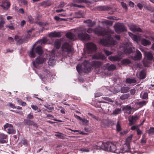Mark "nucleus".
Instances as JSON below:
<instances>
[{
    "mask_svg": "<svg viewBox=\"0 0 154 154\" xmlns=\"http://www.w3.org/2000/svg\"><path fill=\"white\" fill-rule=\"evenodd\" d=\"M86 29L84 26H81L74 29L75 34L69 32L66 34V37L69 39L75 40L78 38L83 41L89 40L91 37L89 35L86 33Z\"/></svg>",
    "mask_w": 154,
    "mask_h": 154,
    "instance_id": "f257e3e1",
    "label": "nucleus"
},
{
    "mask_svg": "<svg viewBox=\"0 0 154 154\" xmlns=\"http://www.w3.org/2000/svg\"><path fill=\"white\" fill-rule=\"evenodd\" d=\"M97 146L99 148H101L103 150L109 151L117 153H119V150L117 149L116 145L110 143H103L100 142L97 143Z\"/></svg>",
    "mask_w": 154,
    "mask_h": 154,
    "instance_id": "f03ea898",
    "label": "nucleus"
},
{
    "mask_svg": "<svg viewBox=\"0 0 154 154\" xmlns=\"http://www.w3.org/2000/svg\"><path fill=\"white\" fill-rule=\"evenodd\" d=\"M83 67V68L82 70L84 72L88 73L91 70V66L88 61H85L82 65L79 64L77 66L76 69L79 73L81 72Z\"/></svg>",
    "mask_w": 154,
    "mask_h": 154,
    "instance_id": "7ed1b4c3",
    "label": "nucleus"
},
{
    "mask_svg": "<svg viewBox=\"0 0 154 154\" xmlns=\"http://www.w3.org/2000/svg\"><path fill=\"white\" fill-rule=\"evenodd\" d=\"M99 43L105 46H109L116 44V42L114 41L113 38L110 35H108L106 39L103 38L100 39Z\"/></svg>",
    "mask_w": 154,
    "mask_h": 154,
    "instance_id": "20e7f679",
    "label": "nucleus"
},
{
    "mask_svg": "<svg viewBox=\"0 0 154 154\" xmlns=\"http://www.w3.org/2000/svg\"><path fill=\"white\" fill-rule=\"evenodd\" d=\"M71 43L66 42L62 46V51L66 52L68 55H72L74 53L73 49L71 47Z\"/></svg>",
    "mask_w": 154,
    "mask_h": 154,
    "instance_id": "39448f33",
    "label": "nucleus"
},
{
    "mask_svg": "<svg viewBox=\"0 0 154 154\" xmlns=\"http://www.w3.org/2000/svg\"><path fill=\"white\" fill-rule=\"evenodd\" d=\"M115 30L116 32L118 33L126 30V28L125 26L121 23H118L114 26Z\"/></svg>",
    "mask_w": 154,
    "mask_h": 154,
    "instance_id": "423d86ee",
    "label": "nucleus"
},
{
    "mask_svg": "<svg viewBox=\"0 0 154 154\" xmlns=\"http://www.w3.org/2000/svg\"><path fill=\"white\" fill-rule=\"evenodd\" d=\"M46 60V59L45 58L41 57H38L35 59V61H33V65L35 67L37 68L38 65L42 64Z\"/></svg>",
    "mask_w": 154,
    "mask_h": 154,
    "instance_id": "0eeeda50",
    "label": "nucleus"
},
{
    "mask_svg": "<svg viewBox=\"0 0 154 154\" xmlns=\"http://www.w3.org/2000/svg\"><path fill=\"white\" fill-rule=\"evenodd\" d=\"M49 72V71L48 70L46 69H44L42 71V74L40 76V78L45 83H46L48 81V77Z\"/></svg>",
    "mask_w": 154,
    "mask_h": 154,
    "instance_id": "6e6552de",
    "label": "nucleus"
},
{
    "mask_svg": "<svg viewBox=\"0 0 154 154\" xmlns=\"http://www.w3.org/2000/svg\"><path fill=\"white\" fill-rule=\"evenodd\" d=\"M4 130L9 134H14L15 131L13 125L8 123H7L4 125Z\"/></svg>",
    "mask_w": 154,
    "mask_h": 154,
    "instance_id": "1a4fd4ad",
    "label": "nucleus"
},
{
    "mask_svg": "<svg viewBox=\"0 0 154 154\" xmlns=\"http://www.w3.org/2000/svg\"><path fill=\"white\" fill-rule=\"evenodd\" d=\"M94 32L95 34L99 36L104 35L105 33L104 29L100 26L94 29Z\"/></svg>",
    "mask_w": 154,
    "mask_h": 154,
    "instance_id": "9d476101",
    "label": "nucleus"
},
{
    "mask_svg": "<svg viewBox=\"0 0 154 154\" xmlns=\"http://www.w3.org/2000/svg\"><path fill=\"white\" fill-rule=\"evenodd\" d=\"M87 47L89 52H94L97 49L96 46L93 42H89L87 44Z\"/></svg>",
    "mask_w": 154,
    "mask_h": 154,
    "instance_id": "9b49d317",
    "label": "nucleus"
},
{
    "mask_svg": "<svg viewBox=\"0 0 154 154\" xmlns=\"http://www.w3.org/2000/svg\"><path fill=\"white\" fill-rule=\"evenodd\" d=\"M130 146L128 143H125L123 144L119 150V153H124L129 151Z\"/></svg>",
    "mask_w": 154,
    "mask_h": 154,
    "instance_id": "f8f14e48",
    "label": "nucleus"
},
{
    "mask_svg": "<svg viewBox=\"0 0 154 154\" xmlns=\"http://www.w3.org/2000/svg\"><path fill=\"white\" fill-rule=\"evenodd\" d=\"M118 53V55L114 56H110L109 57V59L111 61H120L122 58L121 55L122 54V52H120L119 53V52Z\"/></svg>",
    "mask_w": 154,
    "mask_h": 154,
    "instance_id": "ddd939ff",
    "label": "nucleus"
},
{
    "mask_svg": "<svg viewBox=\"0 0 154 154\" xmlns=\"http://www.w3.org/2000/svg\"><path fill=\"white\" fill-rule=\"evenodd\" d=\"M130 29L132 31L135 32H141L142 29L137 26L134 24H132L129 26Z\"/></svg>",
    "mask_w": 154,
    "mask_h": 154,
    "instance_id": "4468645a",
    "label": "nucleus"
},
{
    "mask_svg": "<svg viewBox=\"0 0 154 154\" xmlns=\"http://www.w3.org/2000/svg\"><path fill=\"white\" fill-rule=\"evenodd\" d=\"M0 6L4 10H7L10 7V3L7 0H5L3 1L2 4Z\"/></svg>",
    "mask_w": 154,
    "mask_h": 154,
    "instance_id": "2eb2a0df",
    "label": "nucleus"
},
{
    "mask_svg": "<svg viewBox=\"0 0 154 154\" xmlns=\"http://www.w3.org/2000/svg\"><path fill=\"white\" fill-rule=\"evenodd\" d=\"M132 109L130 106L128 105L123 107L122 109L125 112L128 114H130L131 113V112Z\"/></svg>",
    "mask_w": 154,
    "mask_h": 154,
    "instance_id": "dca6fc26",
    "label": "nucleus"
},
{
    "mask_svg": "<svg viewBox=\"0 0 154 154\" xmlns=\"http://www.w3.org/2000/svg\"><path fill=\"white\" fill-rule=\"evenodd\" d=\"M83 23L87 24V26L89 27H92L96 24L95 21H92L90 19L85 20Z\"/></svg>",
    "mask_w": 154,
    "mask_h": 154,
    "instance_id": "f3484780",
    "label": "nucleus"
},
{
    "mask_svg": "<svg viewBox=\"0 0 154 154\" xmlns=\"http://www.w3.org/2000/svg\"><path fill=\"white\" fill-rule=\"evenodd\" d=\"M138 119V117L137 115L132 116L129 120L130 122L129 125H133L136 122Z\"/></svg>",
    "mask_w": 154,
    "mask_h": 154,
    "instance_id": "a211bd4d",
    "label": "nucleus"
},
{
    "mask_svg": "<svg viewBox=\"0 0 154 154\" xmlns=\"http://www.w3.org/2000/svg\"><path fill=\"white\" fill-rule=\"evenodd\" d=\"M55 62L56 60L54 56H52L51 55L48 62V64L50 66H53L55 64Z\"/></svg>",
    "mask_w": 154,
    "mask_h": 154,
    "instance_id": "6ab92c4d",
    "label": "nucleus"
},
{
    "mask_svg": "<svg viewBox=\"0 0 154 154\" xmlns=\"http://www.w3.org/2000/svg\"><path fill=\"white\" fill-rule=\"evenodd\" d=\"M142 58V54L138 50L136 51V54L135 55L134 57V60H140Z\"/></svg>",
    "mask_w": 154,
    "mask_h": 154,
    "instance_id": "aec40b11",
    "label": "nucleus"
},
{
    "mask_svg": "<svg viewBox=\"0 0 154 154\" xmlns=\"http://www.w3.org/2000/svg\"><path fill=\"white\" fill-rule=\"evenodd\" d=\"M49 35L51 37H60L61 36V34L59 32H54L50 33Z\"/></svg>",
    "mask_w": 154,
    "mask_h": 154,
    "instance_id": "412c9836",
    "label": "nucleus"
},
{
    "mask_svg": "<svg viewBox=\"0 0 154 154\" xmlns=\"http://www.w3.org/2000/svg\"><path fill=\"white\" fill-rule=\"evenodd\" d=\"M141 41V44L144 46L149 45L151 44V42L149 41L145 38H142Z\"/></svg>",
    "mask_w": 154,
    "mask_h": 154,
    "instance_id": "4be33fe9",
    "label": "nucleus"
},
{
    "mask_svg": "<svg viewBox=\"0 0 154 154\" xmlns=\"http://www.w3.org/2000/svg\"><path fill=\"white\" fill-rule=\"evenodd\" d=\"M92 65L95 67L96 69H99L102 66V63L99 61H95L93 62Z\"/></svg>",
    "mask_w": 154,
    "mask_h": 154,
    "instance_id": "5701e85b",
    "label": "nucleus"
},
{
    "mask_svg": "<svg viewBox=\"0 0 154 154\" xmlns=\"http://www.w3.org/2000/svg\"><path fill=\"white\" fill-rule=\"evenodd\" d=\"M35 51L39 55H42L43 53L42 48L39 46H38L35 48Z\"/></svg>",
    "mask_w": 154,
    "mask_h": 154,
    "instance_id": "b1692460",
    "label": "nucleus"
},
{
    "mask_svg": "<svg viewBox=\"0 0 154 154\" xmlns=\"http://www.w3.org/2000/svg\"><path fill=\"white\" fill-rule=\"evenodd\" d=\"M6 136L3 134H0V143H6Z\"/></svg>",
    "mask_w": 154,
    "mask_h": 154,
    "instance_id": "393cba45",
    "label": "nucleus"
},
{
    "mask_svg": "<svg viewBox=\"0 0 154 154\" xmlns=\"http://www.w3.org/2000/svg\"><path fill=\"white\" fill-rule=\"evenodd\" d=\"M147 102L146 101L143 100L141 101L135 103V105L138 106L139 107L141 108L143 106L146 105Z\"/></svg>",
    "mask_w": 154,
    "mask_h": 154,
    "instance_id": "a878e982",
    "label": "nucleus"
},
{
    "mask_svg": "<svg viewBox=\"0 0 154 154\" xmlns=\"http://www.w3.org/2000/svg\"><path fill=\"white\" fill-rule=\"evenodd\" d=\"M123 51L126 54H129L132 52V51L131 47H127L126 46L125 48L124 49Z\"/></svg>",
    "mask_w": 154,
    "mask_h": 154,
    "instance_id": "bb28decb",
    "label": "nucleus"
},
{
    "mask_svg": "<svg viewBox=\"0 0 154 154\" xmlns=\"http://www.w3.org/2000/svg\"><path fill=\"white\" fill-rule=\"evenodd\" d=\"M104 56L101 54L99 53L98 54H95L93 57L94 59H103L104 58Z\"/></svg>",
    "mask_w": 154,
    "mask_h": 154,
    "instance_id": "cd10ccee",
    "label": "nucleus"
},
{
    "mask_svg": "<svg viewBox=\"0 0 154 154\" xmlns=\"http://www.w3.org/2000/svg\"><path fill=\"white\" fill-rule=\"evenodd\" d=\"M145 55L149 60H152L153 58L152 54L150 52H145Z\"/></svg>",
    "mask_w": 154,
    "mask_h": 154,
    "instance_id": "c85d7f7f",
    "label": "nucleus"
},
{
    "mask_svg": "<svg viewBox=\"0 0 154 154\" xmlns=\"http://www.w3.org/2000/svg\"><path fill=\"white\" fill-rule=\"evenodd\" d=\"M61 45V42L60 40H56L54 43V47L56 48V49H59Z\"/></svg>",
    "mask_w": 154,
    "mask_h": 154,
    "instance_id": "c756f323",
    "label": "nucleus"
},
{
    "mask_svg": "<svg viewBox=\"0 0 154 154\" xmlns=\"http://www.w3.org/2000/svg\"><path fill=\"white\" fill-rule=\"evenodd\" d=\"M121 63L123 65H127L131 63V61L128 59H124L121 61Z\"/></svg>",
    "mask_w": 154,
    "mask_h": 154,
    "instance_id": "7c9ffc66",
    "label": "nucleus"
},
{
    "mask_svg": "<svg viewBox=\"0 0 154 154\" xmlns=\"http://www.w3.org/2000/svg\"><path fill=\"white\" fill-rule=\"evenodd\" d=\"M27 42V40L26 38H24L23 39L20 38L17 41V45H19L22 44L24 42Z\"/></svg>",
    "mask_w": 154,
    "mask_h": 154,
    "instance_id": "2f4dec72",
    "label": "nucleus"
},
{
    "mask_svg": "<svg viewBox=\"0 0 154 154\" xmlns=\"http://www.w3.org/2000/svg\"><path fill=\"white\" fill-rule=\"evenodd\" d=\"M122 112V110L121 109L118 108L115 109L113 111L112 114L114 115H117L120 114Z\"/></svg>",
    "mask_w": 154,
    "mask_h": 154,
    "instance_id": "473e14b6",
    "label": "nucleus"
},
{
    "mask_svg": "<svg viewBox=\"0 0 154 154\" xmlns=\"http://www.w3.org/2000/svg\"><path fill=\"white\" fill-rule=\"evenodd\" d=\"M130 96L129 94H126L122 95L120 97V99L121 100H124L128 99Z\"/></svg>",
    "mask_w": 154,
    "mask_h": 154,
    "instance_id": "72a5a7b5",
    "label": "nucleus"
},
{
    "mask_svg": "<svg viewBox=\"0 0 154 154\" xmlns=\"http://www.w3.org/2000/svg\"><path fill=\"white\" fill-rule=\"evenodd\" d=\"M130 88L128 87H122L121 89V92L124 93L128 92Z\"/></svg>",
    "mask_w": 154,
    "mask_h": 154,
    "instance_id": "f704fd0d",
    "label": "nucleus"
},
{
    "mask_svg": "<svg viewBox=\"0 0 154 154\" xmlns=\"http://www.w3.org/2000/svg\"><path fill=\"white\" fill-rule=\"evenodd\" d=\"M126 82L127 83L131 84L136 83V81L134 79L128 78L126 80Z\"/></svg>",
    "mask_w": 154,
    "mask_h": 154,
    "instance_id": "c9c22d12",
    "label": "nucleus"
},
{
    "mask_svg": "<svg viewBox=\"0 0 154 154\" xmlns=\"http://www.w3.org/2000/svg\"><path fill=\"white\" fill-rule=\"evenodd\" d=\"M140 97L142 99H145L148 98V94L147 92H144L143 94L141 93L140 94Z\"/></svg>",
    "mask_w": 154,
    "mask_h": 154,
    "instance_id": "e433bc0d",
    "label": "nucleus"
},
{
    "mask_svg": "<svg viewBox=\"0 0 154 154\" xmlns=\"http://www.w3.org/2000/svg\"><path fill=\"white\" fill-rule=\"evenodd\" d=\"M146 74L144 71H142L139 74V76L138 77L140 79H143L145 78Z\"/></svg>",
    "mask_w": 154,
    "mask_h": 154,
    "instance_id": "4c0bfd02",
    "label": "nucleus"
},
{
    "mask_svg": "<svg viewBox=\"0 0 154 154\" xmlns=\"http://www.w3.org/2000/svg\"><path fill=\"white\" fill-rule=\"evenodd\" d=\"M51 5L50 3L48 1L43 2L41 3V5L44 7L48 6Z\"/></svg>",
    "mask_w": 154,
    "mask_h": 154,
    "instance_id": "58836bf2",
    "label": "nucleus"
},
{
    "mask_svg": "<svg viewBox=\"0 0 154 154\" xmlns=\"http://www.w3.org/2000/svg\"><path fill=\"white\" fill-rule=\"evenodd\" d=\"M56 133L57 134H56L55 135L59 137V138L63 139L65 138V137L64 135L62 133H60L58 132H56Z\"/></svg>",
    "mask_w": 154,
    "mask_h": 154,
    "instance_id": "ea45409f",
    "label": "nucleus"
},
{
    "mask_svg": "<svg viewBox=\"0 0 154 154\" xmlns=\"http://www.w3.org/2000/svg\"><path fill=\"white\" fill-rule=\"evenodd\" d=\"M34 48H32L30 51L29 54V56L31 57H35V54L33 51Z\"/></svg>",
    "mask_w": 154,
    "mask_h": 154,
    "instance_id": "a19ab883",
    "label": "nucleus"
},
{
    "mask_svg": "<svg viewBox=\"0 0 154 154\" xmlns=\"http://www.w3.org/2000/svg\"><path fill=\"white\" fill-rule=\"evenodd\" d=\"M116 67L114 64H111L108 67L107 69L109 71H113L115 69Z\"/></svg>",
    "mask_w": 154,
    "mask_h": 154,
    "instance_id": "79ce46f5",
    "label": "nucleus"
},
{
    "mask_svg": "<svg viewBox=\"0 0 154 154\" xmlns=\"http://www.w3.org/2000/svg\"><path fill=\"white\" fill-rule=\"evenodd\" d=\"M26 124L29 125H35L36 124L33 121H31L29 119H27L26 120Z\"/></svg>",
    "mask_w": 154,
    "mask_h": 154,
    "instance_id": "37998d69",
    "label": "nucleus"
},
{
    "mask_svg": "<svg viewBox=\"0 0 154 154\" xmlns=\"http://www.w3.org/2000/svg\"><path fill=\"white\" fill-rule=\"evenodd\" d=\"M144 8L151 12H153L154 8L151 6H144Z\"/></svg>",
    "mask_w": 154,
    "mask_h": 154,
    "instance_id": "c03bdc74",
    "label": "nucleus"
},
{
    "mask_svg": "<svg viewBox=\"0 0 154 154\" xmlns=\"http://www.w3.org/2000/svg\"><path fill=\"white\" fill-rule=\"evenodd\" d=\"M131 38L134 41L136 42L137 43H138V42L140 41L139 37L135 35H134L132 36Z\"/></svg>",
    "mask_w": 154,
    "mask_h": 154,
    "instance_id": "a18cd8bd",
    "label": "nucleus"
},
{
    "mask_svg": "<svg viewBox=\"0 0 154 154\" xmlns=\"http://www.w3.org/2000/svg\"><path fill=\"white\" fill-rule=\"evenodd\" d=\"M1 20L0 21V28H2L3 27L5 23L4 18L1 16L0 17Z\"/></svg>",
    "mask_w": 154,
    "mask_h": 154,
    "instance_id": "49530a36",
    "label": "nucleus"
},
{
    "mask_svg": "<svg viewBox=\"0 0 154 154\" xmlns=\"http://www.w3.org/2000/svg\"><path fill=\"white\" fill-rule=\"evenodd\" d=\"M48 41V39L46 38H43L40 41H39L38 42L39 43L42 45V44H44L46 43Z\"/></svg>",
    "mask_w": 154,
    "mask_h": 154,
    "instance_id": "de8ad7c7",
    "label": "nucleus"
},
{
    "mask_svg": "<svg viewBox=\"0 0 154 154\" xmlns=\"http://www.w3.org/2000/svg\"><path fill=\"white\" fill-rule=\"evenodd\" d=\"M116 128L117 130L118 131H120L122 129L120 124V123L119 121H118L117 122Z\"/></svg>",
    "mask_w": 154,
    "mask_h": 154,
    "instance_id": "09e8293b",
    "label": "nucleus"
},
{
    "mask_svg": "<svg viewBox=\"0 0 154 154\" xmlns=\"http://www.w3.org/2000/svg\"><path fill=\"white\" fill-rule=\"evenodd\" d=\"M148 133L149 134H154V127H151L148 131Z\"/></svg>",
    "mask_w": 154,
    "mask_h": 154,
    "instance_id": "8fccbe9b",
    "label": "nucleus"
},
{
    "mask_svg": "<svg viewBox=\"0 0 154 154\" xmlns=\"http://www.w3.org/2000/svg\"><path fill=\"white\" fill-rule=\"evenodd\" d=\"M102 23L103 24L105 23L106 24L112 26V23L111 21L109 20H106L103 21L102 22Z\"/></svg>",
    "mask_w": 154,
    "mask_h": 154,
    "instance_id": "3c124183",
    "label": "nucleus"
},
{
    "mask_svg": "<svg viewBox=\"0 0 154 154\" xmlns=\"http://www.w3.org/2000/svg\"><path fill=\"white\" fill-rule=\"evenodd\" d=\"M27 20L30 23H32L33 22V19L30 16H29L28 17Z\"/></svg>",
    "mask_w": 154,
    "mask_h": 154,
    "instance_id": "603ef678",
    "label": "nucleus"
},
{
    "mask_svg": "<svg viewBox=\"0 0 154 154\" xmlns=\"http://www.w3.org/2000/svg\"><path fill=\"white\" fill-rule=\"evenodd\" d=\"M133 137L132 134H131L128 137L127 139H126V143H128L129 144V143L130 142L131 140L132 137Z\"/></svg>",
    "mask_w": 154,
    "mask_h": 154,
    "instance_id": "864d4df0",
    "label": "nucleus"
},
{
    "mask_svg": "<svg viewBox=\"0 0 154 154\" xmlns=\"http://www.w3.org/2000/svg\"><path fill=\"white\" fill-rule=\"evenodd\" d=\"M104 53L107 56H109L110 55H111L112 54V52L111 51H109L106 50L104 49L103 50Z\"/></svg>",
    "mask_w": 154,
    "mask_h": 154,
    "instance_id": "5fc2aeb1",
    "label": "nucleus"
},
{
    "mask_svg": "<svg viewBox=\"0 0 154 154\" xmlns=\"http://www.w3.org/2000/svg\"><path fill=\"white\" fill-rule=\"evenodd\" d=\"M102 98L106 101H109L110 102H113V101L111 98L107 97H103Z\"/></svg>",
    "mask_w": 154,
    "mask_h": 154,
    "instance_id": "6e6d98bb",
    "label": "nucleus"
},
{
    "mask_svg": "<svg viewBox=\"0 0 154 154\" xmlns=\"http://www.w3.org/2000/svg\"><path fill=\"white\" fill-rule=\"evenodd\" d=\"M5 26L11 30H13L14 29V25L13 24H12L11 25H6Z\"/></svg>",
    "mask_w": 154,
    "mask_h": 154,
    "instance_id": "4d7b16f0",
    "label": "nucleus"
},
{
    "mask_svg": "<svg viewBox=\"0 0 154 154\" xmlns=\"http://www.w3.org/2000/svg\"><path fill=\"white\" fill-rule=\"evenodd\" d=\"M140 126V125H134L131 127V129L132 130H134L135 129L137 130Z\"/></svg>",
    "mask_w": 154,
    "mask_h": 154,
    "instance_id": "13d9d810",
    "label": "nucleus"
},
{
    "mask_svg": "<svg viewBox=\"0 0 154 154\" xmlns=\"http://www.w3.org/2000/svg\"><path fill=\"white\" fill-rule=\"evenodd\" d=\"M81 121L83 123L84 125H88V120L84 119H82V120Z\"/></svg>",
    "mask_w": 154,
    "mask_h": 154,
    "instance_id": "bf43d9fd",
    "label": "nucleus"
},
{
    "mask_svg": "<svg viewBox=\"0 0 154 154\" xmlns=\"http://www.w3.org/2000/svg\"><path fill=\"white\" fill-rule=\"evenodd\" d=\"M75 2L78 3L84 2L87 3L88 2V1L86 0H75Z\"/></svg>",
    "mask_w": 154,
    "mask_h": 154,
    "instance_id": "052dcab7",
    "label": "nucleus"
},
{
    "mask_svg": "<svg viewBox=\"0 0 154 154\" xmlns=\"http://www.w3.org/2000/svg\"><path fill=\"white\" fill-rule=\"evenodd\" d=\"M121 4L123 8L125 9L126 10L127 9V7L125 3L122 2H121Z\"/></svg>",
    "mask_w": 154,
    "mask_h": 154,
    "instance_id": "680f3d73",
    "label": "nucleus"
},
{
    "mask_svg": "<svg viewBox=\"0 0 154 154\" xmlns=\"http://www.w3.org/2000/svg\"><path fill=\"white\" fill-rule=\"evenodd\" d=\"M85 29H86V28H85ZM86 32L87 31V32L88 33H91L93 32H94V29H93L91 28H88V29H87V30H86Z\"/></svg>",
    "mask_w": 154,
    "mask_h": 154,
    "instance_id": "e2e57ef3",
    "label": "nucleus"
},
{
    "mask_svg": "<svg viewBox=\"0 0 154 154\" xmlns=\"http://www.w3.org/2000/svg\"><path fill=\"white\" fill-rule=\"evenodd\" d=\"M65 5V4L64 2H62L60 3V4L58 6V8H62L64 7Z\"/></svg>",
    "mask_w": 154,
    "mask_h": 154,
    "instance_id": "0e129e2a",
    "label": "nucleus"
},
{
    "mask_svg": "<svg viewBox=\"0 0 154 154\" xmlns=\"http://www.w3.org/2000/svg\"><path fill=\"white\" fill-rule=\"evenodd\" d=\"M102 95V94L100 92H98L95 94V97H99Z\"/></svg>",
    "mask_w": 154,
    "mask_h": 154,
    "instance_id": "69168bd1",
    "label": "nucleus"
},
{
    "mask_svg": "<svg viewBox=\"0 0 154 154\" xmlns=\"http://www.w3.org/2000/svg\"><path fill=\"white\" fill-rule=\"evenodd\" d=\"M27 118V119H33V116L32 115H31V114L30 113L28 115Z\"/></svg>",
    "mask_w": 154,
    "mask_h": 154,
    "instance_id": "338daca9",
    "label": "nucleus"
},
{
    "mask_svg": "<svg viewBox=\"0 0 154 154\" xmlns=\"http://www.w3.org/2000/svg\"><path fill=\"white\" fill-rule=\"evenodd\" d=\"M128 132V131L127 130H125L123 131L122 132H121L120 133V134L121 135H124L126 134H127Z\"/></svg>",
    "mask_w": 154,
    "mask_h": 154,
    "instance_id": "774afa93",
    "label": "nucleus"
}]
</instances>
